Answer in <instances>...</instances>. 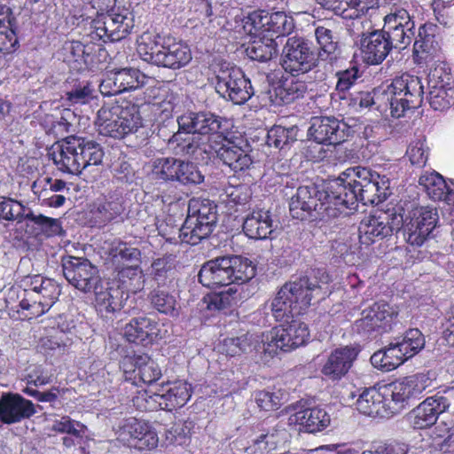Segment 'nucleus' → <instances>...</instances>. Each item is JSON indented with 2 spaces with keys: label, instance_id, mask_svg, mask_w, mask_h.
I'll return each mask as SVG.
<instances>
[{
  "label": "nucleus",
  "instance_id": "nucleus-35",
  "mask_svg": "<svg viewBox=\"0 0 454 454\" xmlns=\"http://www.w3.org/2000/svg\"><path fill=\"white\" fill-rule=\"evenodd\" d=\"M262 333H247L239 337H229L223 340L220 349L227 356H234L243 352H254L262 361L267 362V358L261 352Z\"/></svg>",
  "mask_w": 454,
  "mask_h": 454
},
{
  "label": "nucleus",
  "instance_id": "nucleus-21",
  "mask_svg": "<svg viewBox=\"0 0 454 454\" xmlns=\"http://www.w3.org/2000/svg\"><path fill=\"white\" fill-rule=\"evenodd\" d=\"M451 403L448 395L436 394L419 403L409 415L411 425L417 429L433 426L440 414L449 410Z\"/></svg>",
  "mask_w": 454,
  "mask_h": 454
},
{
  "label": "nucleus",
  "instance_id": "nucleus-42",
  "mask_svg": "<svg viewBox=\"0 0 454 454\" xmlns=\"http://www.w3.org/2000/svg\"><path fill=\"white\" fill-rule=\"evenodd\" d=\"M308 86L304 81L296 76L286 78L274 89V96L278 104H290L302 98L307 92Z\"/></svg>",
  "mask_w": 454,
  "mask_h": 454
},
{
  "label": "nucleus",
  "instance_id": "nucleus-33",
  "mask_svg": "<svg viewBox=\"0 0 454 454\" xmlns=\"http://www.w3.org/2000/svg\"><path fill=\"white\" fill-rule=\"evenodd\" d=\"M429 379L423 373L414 374L394 382L389 386L392 400L403 403L419 397L429 386Z\"/></svg>",
  "mask_w": 454,
  "mask_h": 454
},
{
  "label": "nucleus",
  "instance_id": "nucleus-11",
  "mask_svg": "<svg viewBox=\"0 0 454 454\" xmlns=\"http://www.w3.org/2000/svg\"><path fill=\"white\" fill-rule=\"evenodd\" d=\"M414 10L413 0H403L395 4L383 19L382 30L393 41L395 49H406L415 35Z\"/></svg>",
  "mask_w": 454,
  "mask_h": 454
},
{
  "label": "nucleus",
  "instance_id": "nucleus-51",
  "mask_svg": "<svg viewBox=\"0 0 454 454\" xmlns=\"http://www.w3.org/2000/svg\"><path fill=\"white\" fill-rule=\"evenodd\" d=\"M315 36L321 50L318 55L330 60L335 59L338 42L333 30L325 26H317L315 28Z\"/></svg>",
  "mask_w": 454,
  "mask_h": 454
},
{
  "label": "nucleus",
  "instance_id": "nucleus-48",
  "mask_svg": "<svg viewBox=\"0 0 454 454\" xmlns=\"http://www.w3.org/2000/svg\"><path fill=\"white\" fill-rule=\"evenodd\" d=\"M118 279L120 285L117 287L124 290L128 295L129 293L136 294L144 287L143 274L137 266L122 268L118 272Z\"/></svg>",
  "mask_w": 454,
  "mask_h": 454
},
{
  "label": "nucleus",
  "instance_id": "nucleus-29",
  "mask_svg": "<svg viewBox=\"0 0 454 454\" xmlns=\"http://www.w3.org/2000/svg\"><path fill=\"white\" fill-rule=\"evenodd\" d=\"M123 335L128 341L142 345L161 338L158 323L145 316L134 317L126 324Z\"/></svg>",
  "mask_w": 454,
  "mask_h": 454
},
{
  "label": "nucleus",
  "instance_id": "nucleus-59",
  "mask_svg": "<svg viewBox=\"0 0 454 454\" xmlns=\"http://www.w3.org/2000/svg\"><path fill=\"white\" fill-rule=\"evenodd\" d=\"M26 220L35 224L46 236H56L62 233L60 221L56 218L45 216L42 214L35 215L31 209L25 215Z\"/></svg>",
  "mask_w": 454,
  "mask_h": 454
},
{
  "label": "nucleus",
  "instance_id": "nucleus-61",
  "mask_svg": "<svg viewBox=\"0 0 454 454\" xmlns=\"http://www.w3.org/2000/svg\"><path fill=\"white\" fill-rule=\"evenodd\" d=\"M152 304L160 313L176 317L178 307L176 297L163 290H156L152 294Z\"/></svg>",
  "mask_w": 454,
  "mask_h": 454
},
{
  "label": "nucleus",
  "instance_id": "nucleus-27",
  "mask_svg": "<svg viewBox=\"0 0 454 454\" xmlns=\"http://www.w3.org/2000/svg\"><path fill=\"white\" fill-rule=\"evenodd\" d=\"M80 145L79 137H69L52 147L51 156L59 170L73 175L82 173L77 153Z\"/></svg>",
  "mask_w": 454,
  "mask_h": 454
},
{
  "label": "nucleus",
  "instance_id": "nucleus-58",
  "mask_svg": "<svg viewBox=\"0 0 454 454\" xmlns=\"http://www.w3.org/2000/svg\"><path fill=\"white\" fill-rule=\"evenodd\" d=\"M134 405L142 411H150L158 409L163 410V400L160 388L155 391H141L133 398Z\"/></svg>",
  "mask_w": 454,
  "mask_h": 454
},
{
  "label": "nucleus",
  "instance_id": "nucleus-2",
  "mask_svg": "<svg viewBox=\"0 0 454 454\" xmlns=\"http://www.w3.org/2000/svg\"><path fill=\"white\" fill-rule=\"evenodd\" d=\"M329 186L330 181L322 189L315 184L300 186L291 198L292 216L300 220L312 216L325 221L340 216L337 197L330 192Z\"/></svg>",
  "mask_w": 454,
  "mask_h": 454
},
{
  "label": "nucleus",
  "instance_id": "nucleus-39",
  "mask_svg": "<svg viewBox=\"0 0 454 454\" xmlns=\"http://www.w3.org/2000/svg\"><path fill=\"white\" fill-rule=\"evenodd\" d=\"M254 40L248 44L246 52L248 58L260 62H266L277 55L278 43L270 35L256 34L254 30L248 32Z\"/></svg>",
  "mask_w": 454,
  "mask_h": 454
},
{
  "label": "nucleus",
  "instance_id": "nucleus-40",
  "mask_svg": "<svg viewBox=\"0 0 454 454\" xmlns=\"http://www.w3.org/2000/svg\"><path fill=\"white\" fill-rule=\"evenodd\" d=\"M406 360L408 359L402 349L397 347L395 339L386 348L375 352L371 356L372 364L386 372L397 368Z\"/></svg>",
  "mask_w": 454,
  "mask_h": 454
},
{
  "label": "nucleus",
  "instance_id": "nucleus-54",
  "mask_svg": "<svg viewBox=\"0 0 454 454\" xmlns=\"http://www.w3.org/2000/svg\"><path fill=\"white\" fill-rule=\"evenodd\" d=\"M93 27L96 35L104 42H117L122 38L117 34V28L108 12L100 14L93 20Z\"/></svg>",
  "mask_w": 454,
  "mask_h": 454
},
{
  "label": "nucleus",
  "instance_id": "nucleus-7",
  "mask_svg": "<svg viewBox=\"0 0 454 454\" xmlns=\"http://www.w3.org/2000/svg\"><path fill=\"white\" fill-rule=\"evenodd\" d=\"M216 207L209 200H191L188 215L178 230L180 242L196 245L213 231L216 223Z\"/></svg>",
  "mask_w": 454,
  "mask_h": 454
},
{
  "label": "nucleus",
  "instance_id": "nucleus-41",
  "mask_svg": "<svg viewBox=\"0 0 454 454\" xmlns=\"http://www.w3.org/2000/svg\"><path fill=\"white\" fill-rule=\"evenodd\" d=\"M163 37L154 31H145L137 39V51L144 61L155 65L160 54Z\"/></svg>",
  "mask_w": 454,
  "mask_h": 454
},
{
  "label": "nucleus",
  "instance_id": "nucleus-50",
  "mask_svg": "<svg viewBox=\"0 0 454 454\" xmlns=\"http://www.w3.org/2000/svg\"><path fill=\"white\" fill-rule=\"evenodd\" d=\"M380 0H347L342 17L344 19H359L363 16H372L379 9Z\"/></svg>",
  "mask_w": 454,
  "mask_h": 454
},
{
  "label": "nucleus",
  "instance_id": "nucleus-19",
  "mask_svg": "<svg viewBox=\"0 0 454 454\" xmlns=\"http://www.w3.org/2000/svg\"><path fill=\"white\" fill-rule=\"evenodd\" d=\"M149 77L138 69L125 67L107 72L99 84L102 95L110 97L144 87Z\"/></svg>",
  "mask_w": 454,
  "mask_h": 454
},
{
  "label": "nucleus",
  "instance_id": "nucleus-44",
  "mask_svg": "<svg viewBox=\"0 0 454 454\" xmlns=\"http://www.w3.org/2000/svg\"><path fill=\"white\" fill-rule=\"evenodd\" d=\"M81 143L77 149L78 159L81 162L82 171L90 166H98L102 162L104 153L99 144L79 137Z\"/></svg>",
  "mask_w": 454,
  "mask_h": 454
},
{
  "label": "nucleus",
  "instance_id": "nucleus-55",
  "mask_svg": "<svg viewBox=\"0 0 454 454\" xmlns=\"http://www.w3.org/2000/svg\"><path fill=\"white\" fill-rule=\"evenodd\" d=\"M406 155L411 165L418 168L424 167L429 156V147L426 137L419 135L412 139L407 148Z\"/></svg>",
  "mask_w": 454,
  "mask_h": 454
},
{
  "label": "nucleus",
  "instance_id": "nucleus-53",
  "mask_svg": "<svg viewBox=\"0 0 454 454\" xmlns=\"http://www.w3.org/2000/svg\"><path fill=\"white\" fill-rule=\"evenodd\" d=\"M28 209L18 200L0 196V219L2 220L21 223L26 220L25 215Z\"/></svg>",
  "mask_w": 454,
  "mask_h": 454
},
{
  "label": "nucleus",
  "instance_id": "nucleus-38",
  "mask_svg": "<svg viewBox=\"0 0 454 454\" xmlns=\"http://www.w3.org/2000/svg\"><path fill=\"white\" fill-rule=\"evenodd\" d=\"M163 410L171 411L183 407L192 396L191 386L184 380L168 382L160 387Z\"/></svg>",
  "mask_w": 454,
  "mask_h": 454
},
{
  "label": "nucleus",
  "instance_id": "nucleus-9",
  "mask_svg": "<svg viewBox=\"0 0 454 454\" xmlns=\"http://www.w3.org/2000/svg\"><path fill=\"white\" fill-rule=\"evenodd\" d=\"M309 339V331L307 324L300 319H292L291 322L287 321V324L262 333V344L260 348L268 361L277 355L278 350L290 351L304 345Z\"/></svg>",
  "mask_w": 454,
  "mask_h": 454
},
{
  "label": "nucleus",
  "instance_id": "nucleus-47",
  "mask_svg": "<svg viewBox=\"0 0 454 454\" xmlns=\"http://www.w3.org/2000/svg\"><path fill=\"white\" fill-rule=\"evenodd\" d=\"M378 173L363 167H355L348 168L336 180H342L347 192L357 191L359 187L364 185L365 182L372 180Z\"/></svg>",
  "mask_w": 454,
  "mask_h": 454
},
{
  "label": "nucleus",
  "instance_id": "nucleus-49",
  "mask_svg": "<svg viewBox=\"0 0 454 454\" xmlns=\"http://www.w3.org/2000/svg\"><path fill=\"white\" fill-rule=\"evenodd\" d=\"M298 129L295 126L285 128L282 126H274L267 133V145L278 149H284L289 144L296 141Z\"/></svg>",
  "mask_w": 454,
  "mask_h": 454
},
{
  "label": "nucleus",
  "instance_id": "nucleus-32",
  "mask_svg": "<svg viewBox=\"0 0 454 454\" xmlns=\"http://www.w3.org/2000/svg\"><path fill=\"white\" fill-rule=\"evenodd\" d=\"M95 294V306L100 314H109L119 311L129 297L120 287L110 286L109 283L99 282L92 290Z\"/></svg>",
  "mask_w": 454,
  "mask_h": 454
},
{
  "label": "nucleus",
  "instance_id": "nucleus-10",
  "mask_svg": "<svg viewBox=\"0 0 454 454\" xmlns=\"http://www.w3.org/2000/svg\"><path fill=\"white\" fill-rule=\"evenodd\" d=\"M215 88L223 98L241 105L254 94L250 81L246 78L242 70L232 64L223 61L214 67Z\"/></svg>",
  "mask_w": 454,
  "mask_h": 454
},
{
  "label": "nucleus",
  "instance_id": "nucleus-24",
  "mask_svg": "<svg viewBox=\"0 0 454 454\" xmlns=\"http://www.w3.org/2000/svg\"><path fill=\"white\" fill-rule=\"evenodd\" d=\"M192 59V51L185 43L166 36L163 37L156 66L177 70L187 66Z\"/></svg>",
  "mask_w": 454,
  "mask_h": 454
},
{
  "label": "nucleus",
  "instance_id": "nucleus-18",
  "mask_svg": "<svg viewBox=\"0 0 454 454\" xmlns=\"http://www.w3.org/2000/svg\"><path fill=\"white\" fill-rule=\"evenodd\" d=\"M62 268L66 279L82 292L92 291L100 282L97 268L84 257H64Z\"/></svg>",
  "mask_w": 454,
  "mask_h": 454
},
{
  "label": "nucleus",
  "instance_id": "nucleus-12",
  "mask_svg": "<svg viewBox=\"0 0 454 454\" xmlns=\"http://www.w3.org/2000/svg\"><path fill=\"white\" fill-rule=\"evenodd\" d=\"M25 284V295L20 306L22 309L30 310L33 317L47 312L57 301L61 292L56 281L41 275L28 278Z\"/></svg>",
  "mask_w": 454,
  "mask_h": 454
},
{
  "label": "nucleus",
  "instance_id": "nucleus-34",
  "mask_svg": "<svg viewBox=\"0 0 454 454\" xmlns=\"http://www.w3.org/2000/svg\"><path fill=\"white\" fill-rule=\"evenodd\" d=\"M356 356L357 351L354 348H336L327 357L321 372L333 380H340L351 368Z\"/></svg>",
  "mask_w": 454,
  "mask_h": 454
},
{
  "label": "nucleus",
  "instance_id": "nucleus-5",
  "mask_svg": "<svg viewBox=\"0 0 454 454\" xmlns=\"http://www.w3.org/2000/svg\"><path fill=\"white\" fill-rule=\"evenodd\" d=\"M329 189L337 197L336 203H338L340 215H348L346 210L355 208L358 201L364 205L379 204L384 201L389 194V179L377 174L356 192H347L342 180H331Z\"/></svg>",
  "mask_w": 454,
  "mask_h": 454
},
{
  "label": "nucleus",
  "instance_id": "nucleus-16",
  "mask_svg": "<svg viewBox=\"0 0 454 454\" xmlns=\"http://www.w3.org/2000/svg\"><path fill=\"white\" fill-rule=\"evenodd\" d=\"M317 65V57L310 44L301 37H289L283 48L282 67L293 76L304 74Z\"/></svg>",
  "mask_w": 454,
  "mask_h": 454
},
{
  "label": "nucleus",
  "instance_id": "nucleus-52",
  "mask_svg": "<svg viewBox=\"0 0 454 454\" xmlns=\"http://www.w3.org/2000/svg\"><path fill=\"white\" fill-rule=\"evenodd\" d=\"M270 309L276 321L287 322L293 314L296 313L294 305L291 302V300L286 294H283V287L278 292L275 298L270 304Z\"/></svg>",
  "mask_w": 454,
  "mask_h": 454
},
{
  "label": "nucleus",
  "instance_id": "nucleus-3",
  "mask_svg": "<svg viewBox=\"0 0 454 454\" xmlns=\"http://www.w3.org/2000/svg\"><path fill=\"white\" fill-rule=\"evenodd\" d=\"M255 275V267L253 262L242 256H223L205 262L198 278L200 282L207 287L230 286L231 284H243L249 281Z\"/></svg>",
  "mask_w": 454,
  "mask_h": 454
},
{
  "label": "nucleus",
  "instance_id": "nucleus-56",
  "mask_svg": "<svg viewBox=\"0 0 454 454\" xmlns=\"http://www.w3.org/2000/svg\"><path fill=\"white\" fill-rule=\"evenodd\" d=\"M175 266L176 257L172 254L165 255L153 261L151 265V275L159 285H163L173 275Z\"/></svg>",
  "mask_w": 454,
  "mask_h": 454
},
{
  "label": "nucleus",
  "instance_id": "nucleus-15",
  "mask_svg": "<svg viewBox=\"0 0 454 454\" xmlns=\"http://www.w3.org/2000/svg\"><path fill=\"white\" fill-rule=\"evenodd\" d=\"M152 174L154 179L184 185L200 184L205 178L194 163L172 157L157 159Z\"/></svg>",
  "mask_w": 454,
  "mask_h": 454
},
{
  "label": "nucleus",
  "instance_id": "nucleus-20",
  "mask_svg": "<svg viewBox=\"0 0 454 454\" xmlns=\"http://www.w3.org/2000/svg\"><path fill=\"white\" fill-rule=\"evenodd\" d=\"M352 133V128L343 120L333 116L313 117L309 129L310 137L318 144L339 145Z\"/></svg>",
  "mask_w": 454,
  "mask_h": 454
},
{
  "label": "nucleus",
  "instance_id": "nucleus-62",
  "mask_svg": "<svg viewBox=\"0 0 454 454\" xmlns=\"http://www.w3.org/2000/svg\"><path fill=\"white\" fill-rule=\"evenodd\" d=\"M148 423L138 420L135 418L127 419L121 427L119 437L121 441L126 442L129 446L133 447V443L137 437L145 433L148 428Z\"/></svg>",
  "mask_w": 454,
  "mask_h": 454
},
{
  "label": "nucleus",
  "instance_id": "nucleus-37",
  "mask_svg": "<svg viewBox=\"0 0 454 454\" xmlns=\"http://www.w3.org/2000/svg\"><path fill=\"white\" fill-rule=\"evenodd\" d=\"M419 183L433 200L445 201L449 205L454 203V186L448 185L436 171L425 172Z\"/></svg>",
  "mask_w": 454,
  "mask_h": 454
},
{
  "label": "nucleus",
  "instance_id": "nucleus-31",
  "mask_svg": "<svg viewBox=\"0 0 454 454\" xmlns=\"http://www.w3.org/2000/svg\"><path fill=\"white\" fill-rule=\"evenodd\" d=\"M243 231L247 237L253 239H271L276 228L270 210L253 209L245 217Z\"/></svg>",
  "mask_w": 454,
  "mask_h": 454
},
{
  "label": "nucleus",
  "instance_id": "nucleus-22",
  "mask_svg": "<svg viewBox=\"0 0 454 454\" xmlns=\"http://www.w3.org/2000/svg\"><path fill=\"white\" fill-rule=\"evenodd\" d=\"M397 311L387 302L379 301L362 311V317L356 321L358 330L370 333L387 331L391 328Z\"/></svg>",
  "mask_w": 454,
  "mask_h": 454
},
{
  "label": "nucleus",
  "instance_id": "nucleus-23",
  "mask_svg": "<svg viewBox=\"0 0 454 454\" xmlns=\"http://www.w3.org/2000/svg\"><path fill=\"white\" fill-rule=\"evenodd\" d=\"M395 48L392 40L383 30H373L363 33L361 38V52L364 61L369 65L380 64Z\"/></svg>",
  "mask_w": 454,
  "mask_h": 454
},
{
  "label": "nucleus",
  "instance_id": "nucleus-28",
  "mask_svg": "<svg viewBox=\"0 0 454 454\" xmlns=\"http://www.w3.org/2000/svg\"><path fill=\"white\" fill-rule=\"evenodd\" d=\"M330 415L324 408L312 407L296 410L290 409L288 425L300 426L308 433L323 431L330 425Z\"/></svg>",
  "mask_w": 454,
  "mask_h": 454
},
{
  "label": "nucleus",
  "instance_id": "nucleus-13",
  "mask_svg": "<svg viewBox=\"0 0 454 454\" xmlns=\"http://www.w3.org/2000/svg\"><path fill=\"white\" fill-rule=\"evenodd\" d=\"M397 212L403 215L401 227L406 242L411 246H422L436 226L437 212L429 207H412L407 213L399 208Z\"/></svg>",
  "mask_w": 454,
  "mask_h": 454
},
{
  "label": "nucleus",
  "instance_id": "nucleus-36",
  "mask_svg": "<svg viewBox=\"0 0 454 454\" xmlns=\"http://www.w3.org/2000/svg\"><path fill=\"white\" fill-rule=\"evenodd\" d=\"M354 404L360 413L368 417L387 418L391 414L384 395L375 387L363 389Z\"/></svg>",
  "mask_w": 454,
  "mask_h": 454
},
{
  "label": "nucleus",
  "instance_id": "nucleus-4",
  "mask_svg": "<svg viewBox=\"0 0 454 454\" xmlns=\"http://www.w3.org/2000/svg\"><path fill=\"white\" fill-rule=\"evenodd\" d=\"M386 93L379 94V100L389 102L390 115L400 118L410 109L419 107L422 102L424 88L419 77L403 74L384 86Z\"/></svg>",
  "mask_w": 454,
  "mask_h": 454
},
{
  "label": "nucleus",
  "instance_id": "nucleus-46",
  "mask_svg": "<svg viewBox=\"0 0 454 454\" xmlns=\"http://www.w3.org/2000/svg\"><path fill=\"white\" fill-rule=\"evenodd\" d=\"M395 340L407 359L418 354L426 342L424 335L417 328L406 331L403 335L395 338Z\"/></svg>",
  "mask_w": 454,
  "mask_h": 454
},
{
  "label": "nucleus",
  "instance_id": "nucleus-43",
  "mask_svg": "<svg viewBox=\"0 0 454 454\" xmlns=\"http://www.w3.org/2000/svg\"><path fill=\"white\" fill-rule=\"evenodd\" d=\"M169 145L176 154L192 157L199 151L203 153L204 145L209 144L205 140H200V137L196 135L179 131L170 138Z\"/></svg>",
  "mask_w": 454,
  "mask_h": 454
},
{
  "label": "nucleus",
  "instance_id": "nucleus-14",
  "mask_svg": "<svg viewBox=\"0 0 454 454\" xmlns=\"http://www.w3.org/2000/svg\"><path fill=\"white\" fill-rule=\"evenodd\" d=\"M402 220L401 212L373 210L360 222L358 233L361 244L370 246L390 236L394 231L400 230Z\"/></svg>",
  "mask_w": 454,
  "mask_h": 454
},
{
  "label": "nucleus",
  "instance_id": "nucleus-6",
  "mask_svg": "<svg viewBox=\"0 0 454 454\" xmlns=\"http://www.w3.org/2000/svg\"><path fill=\"white\" fill-rule=\"evenodd\" d=\"M96 125L103 136L123 138L142 127V119L135 105L104 106L98 111Z\"/></svg>",
  "mask_w": 454,
  "mask_h": 454
},
{
  "label": "nucleus",
  "instance_id": "nucleus-17",
  "mask_svg": "<svg viewBox=\"0 0 454 454\" xmlns=\"http://www.w3.org/2000/svg\"><path fill=\"white\" fill-rule=\"evenodd\" d=\"M244 27L247 32L255 31L256 34L271 33L277 38L289 35L294 27V19L285 12L256 11L248 15L245 21Z\"/></svg>",
  "mask_w": 454,
  "mask_h": 454
},
{
  "label": "nucleus",
  "instance_id": "nucleus-1",
  "mask_svg": "<svg viewBox=\"0 0 454 454\" xmlns=\"http://www.w3.org/2000/svg\"><path fill=\"white\" fill-rule=\"evenodd\" d=\"M177 121L180 129L209 144L204 145V153L215 154L234 172L248 169L253 164L251 156L234 140L228 138L225 134L227 121L222 117L210 112H190L180 116Z\"/></svg>",
  "mask_w": 454,
  "mask_h": 454
},
{
  "label": "nucleus",
  "instance_id": "nucleus-45",
  "mask_svg": "<svg viewBox=\"0 0 454 454\" xmlns=\"http://www.w3.org/2000/svg\"><path fill=\"white\" fill-rule=\"evenodd\" d=\"M135 378L138 377L145 384H152L161 376L158 364L147 355L137 356L133 358Z\"/></svg>",
  "mask_w": 454,
  "mask_h": 454
},
{
  "label": "nucleus",
  "instance_id": "nucleus-30",
  "mask_svg": "<svg viewBox=\"0 0 454 454\" xmlns=\"http://www.w3.org/2000/svg\"><path fill=\"white\" fill-rule=\"evenodd\" d=\"M444 78H448V74H444L442 67H435L430 70L428 74V101L432 108L437 111L448 109L453 103V90L445 87Z\"/></svg>",
  "mask_w": 454,
  "mask_h": 454
},
{
  "label": "nucleus",
  "instance_id": "nucleus-63",
  "mask_svg": "<svg viewBox=\"0 0 454 454\" xmlns=\"http://www.w3.org/2000/svg\"><path fill=\"white\" fill-rule=\"evenodd\" d=\"M148 423L138 420L135 418L127 419L121 427L119 437L121 441L126 442L129 446L133 447V443L137 437L145 433L148 428Z\"/></svg>",
  "mask_w": 454,
  "mask_h": 454
},
{
  "label": "nucleus",
  "instance_id": "nucleus-25",
  "mask_svg": "<svg viewBox=\"0 0 454 454\" xmlns=\"http://www.w3.org/2000/svg\"><path fill=\"white\" fill-rule=\"evenodd\" d=\"M437 31V26L433 23H425L419 27L412 51L416 64H427L438 56L440 45L435 39Z\"/></svg>",
  "mask_w": 454,
  "mask_h": 454
},
{
  "label": "nucleus",
  "instance_id": "nucleus-8",
  "mask_svg": "<svg viewBox=\"0 0 454 454\" xmlns=\"http://www.w3.org/2000/svg\"><path fill=\"white\" fill-rule=\"evenodd\" d=\"M330 282V276L325 270H318L313 278L301 277L286 283L282 286L283 294H287L296 313L301 314L311 305L313 300L319 301L332 293Z\"/></svg>",
  "mask_w": 454,
  "mask_h": 454
},
{
  "label": "nucleus",
  "instance_id": "nucleus-26",
  "mask_svg": "<svg viewBox=\"0 0 454 454\" xmlns=\"http://www.w3.org/2000/svg\"><path fill=\"white\" fill-rule=\"evenodd\" d=\"M36 412L34 403L18 394H4L0 398V420L15 424Z\"/></svg>",
  "mask_w": 454,
  "mask_h": 454
},
{
  "label": "nucleus",
  "instance_id": "nucleus-64",
  "mask_svg": "<svg viewBox=\"0 0 454 454\" xmlns=\"http://www.w3.org/2000/svg\"><path fill=\"white\" fill-rule=\"evenodd\" d=\"M51 430L60 434H67L76 438H82L86 431V426L72 419L69 416H62L53 420Z\"/></svg>",
  "mask_w": 454,
  "mask_h": 454
},
{
  "label": "nucleus",
  "instance_id": "nucleus-60",
  "mask_svg": "<svg viewBox=\"0 0 454 454\" xmlns=\"http://www.w3.org/2000/svg\"><path fill=\"white\" fill-rule=\"evenodd\" d=\"M122 212V207L118 201L100 202L93 210L92 215L98 225H106L119 216Z\"/></svg>",
  "mask_w": 454,
  "mask_h": 454
},
{
  "label": "nucleus",
  "instance_id": "nucleus-57",
  "mask_svg": "<svg viewBox=\"0 0 454 454\" xmlns=\"http://www.w3.org/2000/svg\"><path fill=\"white\" fill-rule=\"evenodd\" d=\"M109 254L118 263H137L140 261L141 253L139 249L128 246L121 241H114L112 244Z\"/></svg>",
  "mask_w": 454,
  "mask_h": 454
}]
</instances>
